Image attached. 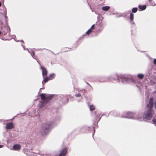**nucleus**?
I'll return each mask as SVG.
<instances>
[{
	"instance_id": "f257e3e1",
	"label": "nucleus",
	"mask_w": 156,
	"mask_h": 156,
	"mask_svg": "<svg viewBox=\"0 0 156 156\" xmlns=\"http://www.w3.org/2000/svg\"><path fill=\"white\" fill-rule=\"evenodd\" d=\"M153 106V100L152 98H151L149 100V103L147 104V108L146 112H145L143 116L144 118L147 119H150L152 118V113L154 111L152 109Z\"/></svg>"
},
{
	"instance_id": "f03ea898",
	"label": "nucleus",
	"mask_w": 156,
	"mask_h": 156,
	"mask_svg": "<svg viewBox=\"0 0 156 156\" xmlns=\"http://www.w3.org/2000/svg\"><path fill=\"white\" fill-rule=\"evenodd\" d=\"M55 125L51 122H48L44 123L42 125V129L39 131L40 133L43 135L46 134Z\"/></svg>"
},
{
	"instance_id": "7ed1b4c3",
	"label": "nucleus",
	"mask_w": 156,
	"mask_h": 156,
	"mask_svg": "<svg viewBox=\"0 0 156 156\" xmlns=\"http://www.w3.org/2000/svg\"><path fill=\"white\" fill-rule=\"evenodd\" d=\"M41 101L38 104V106L40 107L44 106L51 99L53 95L50 94H46L42 93L40 95Z\"/></svg>"
},
{
	"instance_id": "20e7f679",
	"label": "nucleus",
	"mask_w": 156,
	"mask_h": 156,
	"mask_svg": "<svg viewBox=\"0 0 156 156\" xmlns=\"http://www.w3.org/2000/svg\"><path fill=\"white\" fill-rule=\"evenodd\" d=\"M102 117V115H101L99 113L96 112L94 116L93 120L95 122H98L100 120L101 118Z\"/></svg>"
},
{
	"instance_id": "39448f33",
	"label": "nucleus",
	"mask_w": 156,
	"mask_h": 156,
	"mask_svg": "<svg viewBox=\"0 0 156 156\" xmlns=\"http://www.w3.org/2000/svg\"><path fill=\"white\" fill-rule=\"evenodd\" d=\"M40 69L42 70V75L44 77V76H47V70L44 67H42V66L40 64Z\"/></svg>"
},
{
	"instance_id": "423d86ee",
	"label": "nucleus",
	"mask_w": 156,
	"mask_h": 156,
	"mask_svg": "<svg viewBox=\"0 0 156 156\" xmlns=\"http://www.w3.org/2000/svg\"><path fill=\"white\" fill-rule=\"evenodd\" d=\"M68 149L67 148H65L63 149L59 154V156H64L67 154Z\"/></svg>"
},
{
	"instance_id": "0eeeda50",
	"label": "nucleus",
	"mask_w": 156,
	"mask_h": 156,
	"mask_svg": "<svg viewBox=\"0 0 156 156\" xmlns=\"http://www.w3.org/2000/svg\"><path fill=\"white\" fill-rule=\"evenodd\" d=\"M13 127V124L11 122L6 124L5 128L7 129H12Z\"/></svg>"
},
{
	"instance_id": "6e6552de",
	"label": "nucleus",
	"mask_w": 156,
	"mask_h": 156,
	"mask_svg": "<svg viewBox=\"0 0 156 156\" xmlns=\"http://www.w3.org/2000/svg\"><path fill=\"white\" fill-rule=\"evenodd\" d=\"M13 148L14 150H17L20 149V147L19 145L15 144L13 146Z\"/></svg>"
},
{
	"instance_id": "1a4fd4ad",
	"label": "nucleus",
	"mask_w": 156,
	"mask_h": 156,
	"mask_svg": "<svg viewBox=\"0 0 156 156\" xmlns=\"http://www.w3.org/2000/svg\"><path fill=\"white\" fill-rule=\"evenodd\" d=\"M44 80L42 82V83L43 84V83H46L47 82L49 79L48 77H46L45 78H44V77H43Z\"/></svg>"
},
{
	"instance_id": "9d476101",
	"label": "nucleus",
	"mask_w": 156,
	"mask_h": 156,
	"mask_svg": "<svg viewBox=\"0 0 156 156\" xmlns=\"http://www.w3.org/2000/svg\"><path fill=\"white\" fill-rule=\"evenodd\" d=\"M144 76V75L142 74H138L137 75L138 78L140 79H143Z\"/></svg>"
},
{
	"instance_id": "9b49d317",
	"label": "nucleus",
	"mask_w": 156,
	"mask_h": 156,
	"mask_svg": "<svg viewBox=\"0 0 156 156\" xmlns=\"http://www.w3.org/2000/svg\"><path fill=\"white\" fill-rule=\"evenodd\" d=\"M110 7L109 6H104L102 7V9L104 11H107L109 9Z\"/></svg>"
},
{
	"instance_id": "f8f14e48",
	"label": "nucleus",
	"mask_w": 156,
	"mask_h": 156,
	"mask_svg": "<svg viewBox=\"0 0 156 156\" xmlns=\"http://www.w3.org/2000/svg\"><path fill=\"white\" fill-rule=\"evenodd\" d=\"M139 8L141 10H144L146 8V6L145 5H139Z\"/></svg>"
},
{
	"instance_id": "ddd939ff",
	"label": "nucleus",
	"mask_w": 156,
	"mask_h": 156,
	"mask_svg": "<svg viewBox=\"0 0 156 156\" xmlns=\"http://www.w3.org/2000/svg\"><path fill=\"white\" fill-rule=\"evenodd\" d=\"M54 73H51L50 74L49 77L48 78L49 80H51L53 79L54 78Z\"/></svg>"
},
{
	"instance_id": "4468645a",
	"label": "nucleus",
	"mask_w": 156,
	"mask_h": 156,
	"mask_svg": "<svg viewBox=\"0 0 156 156\" xmlns=\"http://www.w3.org/2000/svg\"><path fill=\"white\" fill-rule=\"evenodd\" d=\"M90 109L91 111H93L95 110V107L93 105H91L90 107Z\"/></svg>"
},
{
	"instance_id": "2eb2a0df",
	"label": "nucleus",
	"mask_w": 156,
	"mask_h": 156,
	"mask_svg": "<svg viewBox=\"0 0 156 156\" xmlns=\"http://www.w3.org/2000/svg\"><path fill=\"white\" fill-rule=\"evenodd\" d=\"M134 14L132 13H131L130 14V19L131 21H132L133 19Z\"/></svg>"
},
{
	"instance_id": "dca6fc26",
	"label": "nucleus",
	"mask_w": 156,
	"mask_h": 156,
	"mask_svg": "<svg viewBox=\"0 0 156 156\" xmlns=\"http://www.w3.org/2000/svg\"><path fill=\"white\" fill-rule=\"evenodd\" d=\"M137 10V8H134L133 9L132 11L133 12L135 13L136 12Z\"/></svg>"
},
{
	"instance_id": "f3484780",
	"label": "nucleus",
	"mask_w": 156,
	"mask_h": 156,
	"mask_svg": "<svg viewBox=\"0 0 156 156\" xmlns=\"http://www.w3.org/2000/svg\"><path fill=\"white\" fill-rule=\"evenodd\" d=\"M92 31V30H91V29H89L86 32V33L87 34H90V33H91Z\"/></svg>"
},
{
	"instance_id": "a211bd4d",
	"label": "nucleus",
	"mask_w": 156,
	"mask_h": 156,
	"mask_svg": "<svg viewBox=\"0 0 156 156\" xmlns=\"http://www.w3.org/2000/svg\"><path fill=\"white\" fill-rule=\"evenodd\" d=\"M60 117H58L57 118H56L55 119V122H59L60 120Z\"/></svg>"
},
{
	"instance_id": "6ab92c4d",
	"label": "nucleus",
	"mask_w": 156,
	"mask_h": 156,
	"mask_svg": "<svg viewBox=\"0 0 156 156\" xmlns=\"http://www.w3.org/2000/svg\"><path fill=\"white\" fill-rule=\"evenodd\" d=\"M153 123L156 125V119H154L152 120Z\"/></svg>"
},
{
	"instance_id": "aec40b11",
	"label": "nucleus",
	"mask_w": 156,
	"mask_h": 156,
	"mask_svg": "<svg viewBox=\"0 0 156 156\" xmlns=\"http://www.w3.org/2000/svg\"><path fill=\"white\" fill-rule=\"evenodd\" d=\"M133 113H132V112H128L127 113V115H132V114H133Z\"/></svg>"
},
{
	"instance_id": "412c9836",
	"label": "nucleus",
	"mask_w": 156,
	"mask_h": 156,
	"mask_svg": "<svg viewBox=\"0 0 156 156\" xmlns=\"http://www.w3.org/2000/svg\"><path fill=\"white\" fill-rule=\"evenodd\" d=\"M94 25H93L90 29H91V30L92 29H93L94 28Z\"/></svg>"
},
{
	"instance_id": "4be33fe9",
	"label": "nucleus",
	"mask_w": 156,
	"mask_h": 156,
	"mask_svg": "<svg viewBox=\"0 0 156 156\" xmlns=\"http://www.w3.org/2000/svg\"><path fill=\"white\" fill-rule=\"evenodd\" d=\"M154 64L156 65V59H154Z\"/></svg>"
},
{
	"instance_id": "5701e85b",
	"label": "nucleus",
	"mask_w": 156,
	"mask_h": 156,
	"mask_svg": "<svg viewBox=\"0 0 156 156\" xmlns=\"http://www.w3.org/2000/svg\"><path fill=\"white\" fill-rule=\"evenodd\" d=\"M40 153V151H38L37 152L35 153L36 154H39Z\"/></svg>"
},
{
	"instance_id": "b1692460",
	"label": "nucleus",
	"mask_w": 156,
	"mask_h": 156,
	"mask_svg": "<svg viewBox=\"0 0 156 156\" xmlns=\"http://www.w3.org/2000/svg\"><path fill=\"white\" fill-rule=\"evenodd\" d=\"M4 145H0V148H2L3 147Z\"/></svg>"
},
{
	"instance_id": "393cba45",
	"label": "nucleus",
	"mask_w": 156,
	"mask_h": 156,
	"mask_svg": "<svg viewBox=\"0 0 156 156\" xmlns=\"http://www.w3.org/2000/svg\"><path fill=\"white\" fill-rule=\"evenodd\" d=\"M81 95L80 94H78V95H77V96L79 97Z\"/></svg>"
},
{
	"instance_id": "a878e982",
	"label": "nucleus",
	"mask_w": 156,
	"mask_h": 156,
	"mask_svg": "<svg viewBox=\"0 0 156 156\" xmlns=\"http://www.w3.org/2000/svg\"><path fill=\"white\" fill-rule=\"evenodd\" d=\"M117 78H118V80H120V79H119V77H117Z\"/></svg>"
},
{
	"instance_id": "bb28decb",
	"label": "nucleus",
	"mask_w": 156,
	"mask_h": 156,
	"mask_svg": "<svg viewBox=\"0 0 156 156\" xmlns=\"http://www.w3.org/2000/svg\"><path fill=\"white\" fill-rule=\"evenodd\" d=\"M155 108H156V103H155Z\"/></svg>"
},
{
	"instance_id": "cd10ccee",
	"label": "nucleus",
	"mask_w": 156,
	"mask_h": 156,
	"mask_svg": "<svg viewBox=\"0 0 156 156\" xmlns=\"http://www.w3.org/2000/svg\"><path fill=\"white\" fill-rule=\"evenodd\" d=\"M1 2H0V6H1Z\"/></svg>"
},
{
	"instance_id": "c85d7f7f",
	"label": "nucleus",
	"mask_w": 156,
	"mask_h": 156,
	"mask_svg": "<svg viewBox=\"0 0 156 156\" xmlns=\"http://www.w3.org/2000/svg\"><path fill=\"white\" fill-rule=\"evenodd\" d=\"M43 156H45L44 155ZM47 156H50L48 154Z\"/></svg>"
},
{
	"instance_id": "c756f323",
	"label": "nucleus",
	"mask_w": 156,
	"mask_h": 156,
	"mask_svg": "<svg viewBox=\"0 0 156 156\" xmlns=\"http://www.w3.org/2000/svg\"><path fill=\"white\" fill-rule=\"evenodd\" d=\"M43 89V88H41L40 89Z\"/></svg>"
},
{
	"instance_id": "7c9ffc66",
	"label": "nucleus",
	"mask_w": 156,
	"mask_h": 156,
	"mask_svg": "<svg viewBox=\"0 0 156 156\" xmlns=\"http://www.w3.org/2000/svg\"><path fill=\"white\" fill-rule=\"evenodd\" d=\"M129 117V118H131V117Z\"/></svg>"
},
{
	"instance_id": "2f4dec72",
	"label": "nucleus",
	"mask_w": 156,
	"mask_h": 156,
	"mask_svg": "<svg viewBox=\"0 0 156 156\" xmlns=\"http://www.w3.org/2000/svg\"><path fill=\"white\" fill-rule=\"evenodd\" d=\"M38 63L40 65V64L39 63V62H38Z\"/></svg>"
},
{
	"instance_id": "473e14b6",
	"label": "nucleus",
	"mask_w": 156,
	"mask_h": 156,
	"mask_svg": "<svg viewBox=\"0 0 156 156\" xmlns=\"http://www.w3.org/2000/svg\"><path fill=\"white\" fill-rule=\"evenodd\" d=\"M1 34V32L0 31V34Z\"/></svg>"
}]
</instances>
